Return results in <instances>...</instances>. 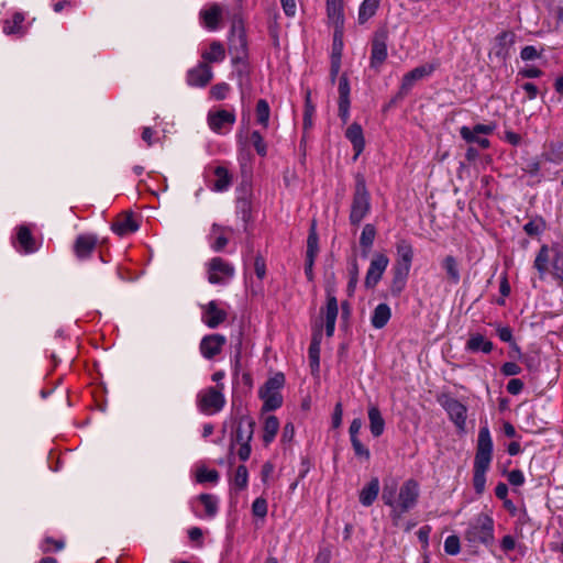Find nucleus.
I'll use <instances>...</instances> for the list:
<instances>
[{
	"label": "nucleus",
	"mask_w": 563,
	"mask_h": 563,
	"mask_svg": "<svg viewBox=\"0 0 563 563\" xmlns=\"http://www.w3.org/2000/svg\"><path fill=\"white\" fill-rule=\"evenodd\" d=\"M493 448L490 431L487 423H485L478 431L473 464V487L478 495H482L486 488V473L493 460Z\"/></svg>",
	"instance_id": "1"
},
{
	"label": "nucleus",
	"mask_w": 563,
	"mask_h": 563,
	"mask_svg": "<svg viewBox=\"0 0 563 563\" xmlns=\"http://www.w3.org/2000/svg\"><path fill=\"white\" fill-rule=\"evenodd\" d=\"M463 538L472 549L481 545L490 548L495 541L493 518L484 512L478 514L468 522Z\"/></svg>",
	"instance_id": "2"
},
{
	"label": "nucleus",
	"mask_w": 563,
	"mask_h": 563,
	"mask_svg": "<svg viewBox=\"0 0 563 563\" xmlns=\"http://www.w3.org/2000/svg\"><path fill=\"white\" fill-rule=\"evenodd\" d=\"M551 261V274L558 282L559 287L563 288V247L553 244L551 247L542 245L534 258L533 267L538 271L540 279H543L549 269Z\"/></svg>",
	"instance_id": "3"
},
{
	"label": "nucleus",
	"mask_w": 563,
	"mask_h": 563,
	"mask_svg": "<svg viewBox=\"0 0 563 563\" xmlns=\"http://www.w3.org/2000/svg\"><path fill=\"white\" fill-rule=\"evenodd\" d=\"M354 190L352 196L351 209L349 220L352 225H360V223L368 216L372 209L371 194L366 186V180L363 174L357 173L354 176Z\"/></svg>",
	"instance_id": "4"
},
{
	"label": "nucleus",
	"mask_w": 563,
	"mask_h": 563,
	"mask_svg": "<svg viewBox=\"0 0 563 563\" xmlns=\"http://www.w3.org/2000/svg\"><path fill=\"white\" fill-rule=\"evenodd\" d=\"M419 498V485L415 479H407L399 488L394 506L390 508L389 517L393 526L398 527L404 515L413 509Z\"/></svg>",
	"instance_id": "5"
},
{
	"label": "nucleus",
	"mask_w": 563,
	"mask_h": 563,
	"mask_svg": "<svg viewBox=\"0 0 563 563\" xmlns=\"http://www.w3.org/2000/svg\"><path fill=\"white\" fill-rule=\"evenodd\" d=\"M224 384H217L201 389L197 395V408L203 415L220 412L225 406Z\"/></svg>",
	"instance_id": "6"
},
{
	"label": "nucleus",
	"mask_w": 563,
	"mask_h": 563,
	"mask_svg": "<svg viewBox=\"0 0 563 563\" xmlns=\"http://www.w3.org/2000/svg\"><path fill=\"white\" fill-rule=\"evenodd\" d=\"M284 385L285 375L283 373H276L260 388L258 396L263 400V411H273L282 407L283 396L280 389Z\"/></svg>",
	"instance_id": "7"
},
{
	"label": "nucleus",
	"mask_w": 563,
	"mask_h": 563,
	"mask_svg": "<svg viewBox=\"0 0 563 563\" xmlns=\"http://www.w3.org/2000/svg\"><path fill=\"white\" fill-rule=\"evenodd\" d=\"M232 63L238 64L247 58V40L242 21H233L228 42Z\"/></svg>",
	"instance_id": "8"
},
{
	"label": "nucleus",
	"mask_w": 563,
	"mask_h": 563,
	"mask_svg": "<svg viewBox=\"0 0 563 563\" xmlns=\"http://www.w3.org/2000/svg\"><path fill=\"white\" fill-rule=\"evenodd\" d=\"M388 31L386 29H379L374 33L371 43V57L369 65L372 68L378 70L385 63L387 53Z\"/></svg>",
	"instance_id": "9"
},
{
	"label": "nucleus",
	"mask_w": 563,
	"mask_h": 563,
	"mask_svg": "<svg viewBox=\"0 0 563 563\" xmlns=\"http://www.w3.org/2000/svg\"><path fill=\"white\" fill-rule=\"evenodd\" d=\"M439 402L448 412L451 421L455 424V427L460 431H464L467 416L466 406H464L461 401L449 395H442L439 398Z\"/></svg>",
	"instance_id": "10"
},
{
	"label": "nucleus",
	"mask_w": 563,
	"mask_h": 563,
	"mask_svg": "<svg viewBox=\"0 0 563 563\" xmlns=\"http://www.w3.org/2000/svg\"><path fill=\"white\" fill-rule=\"evenodd\" d=\"M234 267L221 257H213L208 263V282L225 284L234 275Z\"/></svg>",
	"instance_id": "11"
},
{
	"label": "nucleus",
	"mask_w": 563,
	"mask_h": 563,
	"mask_svg": "<svg viewBox=\"0 0 563 563\" xmlns=\"http://www.w3.org/2000/svg\"><path fill=\"white\" fill-rule=\"evenodd\" d=\"M495 131V124H482L478 123L473 126H462L460 129V135L466 143H476L483 150L490 146V142L487 137H481L479 134L489 135Z\"/></svg>",
	"instance_id": "12"
},
{
	"label": "nucleus",
	"mask_w": 563,
	"mask_h": 563,
	"mask_svg": "<svg viewBox=\"0 0 563 563\" xmlns=\"http://www.w3.org/2000/svg\"><path fill=\"white\" fill-rule=\"evenodd\" d=\"M389 264V258L383 253H375L371 260L368 269L366 272L364 286L367 289H373L379 283Z\"/></svg>",
	"instance_id": "13"
},
{
	"label": "nucleus",
	"mask_w": 563,
	"mask_h": 563,
	"mask_svg": "<svg viewBox=\"0 0 563 563\" xmlns=\"http://www.w3.org/2000/svg\"><path fill=\"white\" fill-rule=\"evenodd\" d=\"M227 344V338L220 333L205 335L199 344L201 355L206 360H212L222 352Z\"/></svg>",
	"instance_id": "14"
},
{
	"label": "nucleus",
	"mask_w": 563,
	"mask_h": 563,
	"mask_svg": "<svg viewBox=\"0 0 563 563\" xmlns=\"http://www.w3.org/2000/svg\"><path fill=\"white\" fill-rule=\"evenodd\" d=\"M413 260V247L411 243L401 239L396 243V261L393 265L394 269L404 271L410 273L411 264Z\"/></svg>",
	"instance_id": "15"
},
{
	"label": "nucleus",
	"mask_w": 563,
	"mask_h": 563,
	"mask_svg": "<svg viewBox=\"0 0 563 563\" xmlns=\"http://www.w3.org/2000/svg\"><path fill=\"white\" fill-rule=\"evenodd\" d=\"M228 318V312L219 307L216 300L209 301L202 306V322L210 329H216L222 324Z\"/></svg>",
	"instance_id": "16"
},
{
	"label": "nucleus",
	"mask_w": 563,
	"mask_h": 563,
	"mask_svg": "<svg viewBox=\"0 0 563 563\" xmlns=\"http://www.w3.org/2000/svg\"><path fill=\"white\" fill-rule=\"evenodd\" d=\"M236 117L234 111L218 110L210 111L207 117L209 128L218 133H224V126H232L235 123Z\"/></svg>",
	"instance_id": "17"
},
{
	"label": "nucleus",
	"mask_w": 563,
	"mask_h": 563,
	"mask_svg": "<svg viewBox=\"0 0 563 563\" xmlns=\"http://www.w3.org/2000/svg\"><path fill=\"white\" fill-rule=\"evenodd\" d=\"M213 78V71L210 65L198 63L197 66L187 71V84L191 87H206Z\"/></svg>",
	"instance_id": "18"
},
{
	"label": "nucleus",
	"mask_w": 563,
	"mask_h": 563,
	"mask_svg": "<svg viewBox=\"0 0 563 563\" xmlns=\"http://www.w3.org/2000/svg\"><path fill=\"white\" fill-rule=\"evenodd\" d=\"M13 246L21 253L31 254L37 251L36 241L26 225L16 228V235L13 240Z\"/></svg>",
	"instance_id": "19"
},
{
	"label": "nucleus",
	"mask_w": 563,
	"mask_h": 563,
	"mask_svg": "<svg viewBox=\"0 0 563 563\" xmlns=\"http://www.w3.org/2000/svg\"><path fill=\"white\" fill-rule=\"evenodd\" d=\"M438 67V64H426L413 68L404 75L400 89L402 92H408L416 81L430 76Z\"/></svg>",
	"instance_id": "20"
},
{
	"label": "nucleus",
	"mask_w": 563,
	"mask_h": 563,
	"mask_svg": "<svg viewBox=\"0 0 563 563\" xmlns=\"http://www.w3.org/2000/svg\"><path fill=\"white\" fill-rule=\"evenodd\" d=\"M98 243L95 234H79L74 242V253L78 260L84 261L91 256Z\"/></svg>",
	"instance_id": "21"
},
{
	"label": "nucleus",
	"mask_w": 563,
	"mask_h": 563,
	"mask_svg": "<svg viewBox=\"0 0 563 563\" xmlns=\"http://www.w3.org/2000/svg\"><path fill=\"white\" fill-rule=\"evenodd\" d=\"M325 318V334L331 338L334 333L335 321L339 313L338 299L331 290H327V305L321 310Z\"/></svg>",
	"instance_id": "22"
},
{
	"label": "nucleus",
	"mask_w": 563,
	"mask_h": 563,
	"mask_svg": "<svg viewBox=\"0 0 563 563\" xmlns=\"http://www.w3.org/2000/svg\"><path fill=\"white\" fill-rule=\"evenodd\" d=\"M255 421L249 416L239 418L238 427L234 432L235 443H251L254 433Z\"/></svg>",
	"instance_id": "23"
},
{
	"label": "nucleus",
	"mask_w": 563,
	"mask_h": 563,
	"mask_svg": "<svg viewBox=\"0 0 563 563\" xmlns=\"http://www.w3.org/2000/svg\"><path fill=\"white\" fill-rule=\"evenodd\" d=\"M345 137L351 142L354 151V161L362 154L365 147V139L362 126L354 122L345 131Z\"/></svg>",
	"instance_id": "24"
},
{
	"label": "nucleus",
	"mask_w": 563,
	"mask_h": 563,
	"mask_svg": "<svg viewBox=\"0 0 563 563\" xmlns=\"http://www.w3.org/2000/svg\"><path fill=\"white\" fill-rule=\"evenodd\" d=\"M222 13V7L219 3H211L207 9L200 11V18L207 29L216 31L219 27Z\"/></svg>",
	"instance_id": "25"
},
{
	"label": "nucleus",
	"mask_w": 563,
	"mask_h": 563,
	"mask_svg": "<svg viewBox=\"0 0 563 563\" xmlns=\"http://www.w3.org/2000/svg\"><path fill=\"white\" fill-rule=\"evenodd\" d=\"M493 349V342L485 339L481 333H471L465 344V350L472 353L483 352L484 354H489Z\"/></svg>",
	"instance_id": "26"
},
{
	"label": "nucleus",
	"mask_w": 563,
	"mask_h": 563,
	"mask_svg": "<svg viewBox=\"0 0 563 563\" xmlns=\"http://www.w3.org/2000/svg\"><path fill=\"white\" fill-rule=\"evenodd\" d=\"M233 229L229 227H222L220 224L213 223L211 227V238H213V242L211 243V247L216 252H221L228 244L229 239L227 234H232Z\"/></svg>",
	"instance_id": "27"
},
{
	"label": "nucleus",
	"mask_w": 563,
	"mask_h": 563,
	"mask_svg": "<svg viewBox=\"0 0 563 563\" xmlns=\"http://www.w3.org/2000/svg\"><path fill=\"white\" fill-rule=\"evenodd\" d=\"M233 361V377L236 379L238 384H242L247 390H251L253 387V378L249 372H243L240 376L241 369V342L235 350Z\"/></svg>",
	"instance_id": "28"
},
{
	"label": "nucleus",
	"mask_w": 563,
	"mask_h": 563,
	"mask_svg": "<svg viewBox=\"0 0 563 563\" xmlns=\"http://www.w3.org/2000/svg\"><path fill=\"white\" fill-rule=\"evenodd\" d=\"M202 63L210 65L212 63H221L225 59V48L219 41H212L209 49L201 53Z\"/></svg>",
	"instance_id": "29"
},
{
	"label": "nucleus",
	"mask_w": 563,
	"mask_h": 563,
	"mask_svg": "<svg viewBox=\"0 0 563 563\" xmlns=\"http://www.w3.org/2000/svg\"><path fill=\"white\" fill-rule=\"evenodd\" d=\"M367 413L372 435L374 438L380 437L385 430V420L379 408L376 405H369Z\"/></svg>",
	"instance_id": "30"
},
{
	"label": "nucleus",
	"mask_w": 563,
	"mask_h": 563,
	"mask_svg": "<svg viewBox=\"0 0 563 563\" xmlns=\"http://www.w3.org/2000/svg\"><path fill=\"white\" fill-rule=\"evenodd\" d=\"M216 180L211 189L217 192H222L229 189L232 184V175L224 166H217L213 170Z\"/></svg>",
	"instance_id": "31"
},
{
	"label": "nucleus",
	"mask_w": 563,
	"mask_h": 563,
	"mask_svg": "<svg viewBox=\"0 0 563 563\" xmlns=\"http://www.w3.org/2000/svg\"><path fill=\"white\" fill-rule=\"evenodd\" d=\"M322 334L320 331L312 334V339L308 349V357L312 372H319L320 368V345Z\"/></svg>",
	"instance_id": "32"
},
{
	"label": "nucleus",
	"mask_w": 563,
	"mask_h": 563,
	"mask_svg": "<svg viewBox=\"0 0 563 563\" xmlns=\"http://www.w3.org/2000/svg\"><path fill=\"white\" fill-rule=\"evenodd\" d=\"M379 493V481L377 477H374L369 481V483L364 486L360 493V503L369 507L376 500Z\"/></svg>",
	"instance_id": "33"
},
{
	"label": "nucleus",
	"mask_w": 563,
	"mask_h": 563,
	"mask_svg": "<svg viewBox=\"0 0 563 563\" xmlns=\"http://www.w3.org/2000/svg\"><path fill=\"white\" fill-rule=\"evenodd\" d=\"M391 318V310L387 303H379L373 311L371 323L375 329H383Z\"/></svg>",
	"instance_id": "34"
},
{
	"label": "nucleus",
	"mask_w": 563,
	"mask_h": 563,
	"mask_svg": "<svg viewBox=\"0 0 563 563\" xmlns=\"http://www.w3.org/2000/svg\"><path fill=\"white\" fill-rule=\"evenodd\" d=\"M139 224L133 219L132 214H125L123 218L118 219L112 224V230L114 233H117L120 236H124L126 234L133 233L137 231Z\"/></svg>",
	"instance_id": "35"
},
{
	"label": "nucleus",
	"mask_w": 563,
	"mask_h": 563,
	"mask_svg": "<svg viewBox=\"0 0 563 563\" xmlns=\"http://www.w3.org/2000/svg\"><path fill=\"white\" fill-rule=\"evenodd\" d=\"M391 282L389 286V292L393 297H399L405 290L409 273L391 268Z\"/></svg>",
	"instance_id": "36"
},
{
	"label": "nucleus",
	"mask_w": 563,
	"mask_h": 563,
	"mask_svg": "<svg viewBox=\"0 0 563 563\" xmlns=\"http://www.w3.org/2000/svg\"><path fill=\"white\" fill-rule=\"evenodd\" d=\"M25 16L21 12H15L11 19H7L3 22V32L7 35L19 34L23 35L25 33L23 27V22Z\"/></svg>",
	"instance_id": "37"
},
{
	"label": "nucleus",
	"mask_w": 563,
	"mask_h": 563,
	"mask_svg": "<svg viewBox=\"0 0 563 563\" xmlns=\"http://www.w3.org/2000/svg\"><path fill=\"white\" fill-rule=\"evenodd\" d=\"M279 430V420L276 416H267L263 423V442L271 444Z\"/></svg>",
	"instance_id": "38"
},
{
	"label": "nucleus",
	"mask_w": 563,
	"mask_h": 563,
	"mask_svg": "<svg viewBox=\"0 0 563 563\" xmlns=\"http://www.w3.org/2000/svg\"><path fill=\"white\" fill-rule=\"evenodd\" d=\"M236 213L242 221L247 224L252 220V200L250 195L245 194L236 199Z\"/></svg>",
	"instance_id": "39"
},
{
	"label": "nucleus",
	"mask_w": 563,
	"mask_h": 563,
	"mask_svg": "<svg viewBox=\"0 0 563 563\" xmlns=\"http://www.w3.org/2000/svg\"><path fill=\"white\" fill-rule=\"evenodd\" d=\"M380 5V0H364L358 9V23L364 24L373 18Z\"/></svg>",
	"instance_id": "40"
},
{
	"label": "nucleus",
	"mask_w": 563,
	"mask_h": 563,
	"mask_svg": "<svg viewBox=\"0 0 563 563\" xmlns=\"http://www.w3.org/2000/svg\"><path fill=\"white\" fill-rule=\"evenodd\" d=\"M236 65H239L236 68L238 84L241 90V95L243 96L246 91H251L252 89L250 69L246 60L240 62Z\"/></svg>",
	"instance_id": "41"
},
{
	"label": "nucleus",
	"mask_w": 563,
	"mask_h": 563,
	"mask_svg": "<svg viewBox=\"0 0 563 563\" xmlns=\"http://www.w3.org/2000/svg\"><path fill=\"white\" fill-rule=\"evenodd\" d=\"M442 267L446 273L449 280L453 285H457L461 279L459 263L452 255H446L442 261Z\"/></svg>",
	"instance_id": "42"
},
{
	"label": "nucleus",
	"mask_w": 563,
	"mask_h": 563,
	"mask_svg": "<svg viewBox=\"0 0 563 563\" xmlns=\"http://www.w3.org/2000/svg\"><path fill=\"white\" fill-rule=\"evenodd\" d=\"M328 18L335 24H343V0H327Z\"/></svg>",
	"instance_id": "43"
},
{
	"label": "nucleus",
	"mask_w": 563,
	"mask_h": 563,
	"mask_svg": "<svg viewBox=\"0 0 563 563\" xmlns=\"http://www.w3.org/2000/svg\"><path fill=\"white\" fill-rule=\"evenodd\" d=\"M256 123L263 129H267L269 125L271 108L265 99H260L255 107Z\"/></svg>",
	"instance_id": "44"
},
{
	"label": "nucleus",
	"mask_w": 563,
	"mask_h": 563,
	"mask_svg": "<svg viewBox=\"0 0 563 563\" xmlns=\"http://www.w3.org/2000/svg\"><path fill=\"white\" fill-rule=\"evenodd\" d=\"M547 162L560 164L563 162V141L551 142L548 150L542 154Z\"/></svg>",
	"instance_id": "45"
},
{
	"label": "nucleus",
	"mask_w": 563,
	"mask_h": 563,
	"mask_svg": "<svg viewBox=\"0 0 563 563\" xmlns=\"http://www.w3.org/2000/svg\"><path fill=\"white\" fill-rule=\"evenodd\" d=\"M319 253V236L316 229V223L312 222L311 228L309 230L308 239H307V251L306 258H314Z\"/></svg>",
	"instance_id": "46"
},
{
	"label": "nucleus",
	"mask_w": 563,
	"mask_h": 563,
	"mask_svg": "<svg viewBox=\"0 0 563 563\" xmlns=\"http://www.w3.org/2000/svg\"><path fill=\"white\" fill-rule=\"evenodd\" d=\"M547 229V222L542 217H534L523 225V231L529 236H539Z\"/></svg>",
	"instance_id": "47"
},
{
	"label": "nucleus",
	"mask_w": 563,
	"mask_h": 563,
	"mask_svg": "<svg viewBox=\"0 0 563 563\" xmlns=\"http://www.w3.org/2000/svg\"><path fill=\"white\" fill-rule=\"evenodd\" d=\"M375 236H376V228L371 223L365 224L362 230L361 238H360V244H361L365 255H366L367 251L372 247Z\"/></svg>",
	"instance_id": "48"
},
{
	"label": "nucleus",
	"mask_w": 563,
	"mask_h": 563,
	"mask_svg": "<svg viewBox=\"0 0 563 563\" xmlns=\"http://www.w3.org/2000/svg\"><path fill=\"white\" fill-rule=\"evenodd\" d=\"M198 498L205 507V516L208 518L214 517L218 512L217 497L211 494H201Z\"/></svg>",
	"instance_id": "49"
},
{
	"label": "nucleus",
	"mask_w": 563,
	"mask_h": 563,
	"mask_svg": "<svg viewBox=\"0 0 563 563\" xmlns=\"http://www.w3.org/2000/svg\"><path fill=\"white\" fill-rule=\"evenodd\" d=\"M316 107L311 101V92L307 90L305 96V110H303V128L306 130L312 128V117L314 115Z\"/></svg>",
	"instance_id": "50"
},
{
	"label": "nucleus",
	"mask_w": 563,
	"mask_h": 563,
	"mask_svg": "<svg viewBox=\"0 0 563 563\" xmlns=\"http://www.w3.org/2000/svg\"><path fill=\"white\" fill-rule=\"evenodd\" d=\"M249 484V472L245 465L238 466L234 478H233V485L236 489L243 490L247 487Z\"/></svg>",
	"instance_id": "51"
},
{
	"label": "nucleus",
	"mask_w": 563,
	"mask_h": 563,
	"mask_svg": "<svg viewBox=\"0 0 563 563\" xmlns=\"http://www.w3.org/2000/svg\"><path fill=\"white\" fill-rule=\"evenodd\" d=\"M251 143L257 155L261 157H265L267 155V144L260 131L255 130L251 133Z\"/></svg>",
	"instance_id": "52"
},
{
	"label": "nucleus",
	"mask_w": 563,
	"mask_h": 563,
	"mask_svg": "<svg viewBox=\"0 0 563 563\" xmlns=\"http://www.w3.org/2000/svg\"><path fill=\"white\" fill-rule=\"evenodd\" d=\"M350 82L346 74H343L339 79L338 92L339 100L338 102H351L350 101Z\"/></svg>",
	"instance_id": "53"
},
{
	"label": "nucleus",
	"mask_w": 563,
	"mask_h": 563,
	"mask_svg": "<svg viewBox=\"0 0 563 563\" xmlns=\"http://www.w3.org/2000/svg\"><path fill=\"white\" fill-rule=\"evenodd\" d=\"M231 90V87L227 82H219L211 87L209 95L214 100H224L229 92Z\"/></svg>",
	"instance_id": "54"
},
{
	"label": "nucleus",
	"mask_w": 563,
	"mask_h": 563,
	"mask_svg": "<svg viewBox=\"0 0 563 563\" xmlns=\"http://www.w3.org/2000/svg\"><path fill=\"white\" fill-rule=\"evenodd\" d=\"M267 500L264 497H257L252 504V514L255 517L264 519L267 516Z\"/></svg>",
	"instance_id": "55"
},
{
	"label": "nucleus",
	"mask_w": 563,
	"mask_h": 563,
	"mask_svg": "<svg viewBox=\"0 0 563 563\" xmlns=\"http://www.w3.org/2000/svg\"><path fill=\"white\" fill-rule=\"evenodd\" d=\"M351 444L354 451V454L358 459H363L364 461H369L371 452L361 442L358 438L351 439Z\"/></svg>",
	"instance_id": "56"
},
{
	"label": "nucleus",
	"mask_w": 563,
	"mask_h": 563,
	"mask_svg": "<svg viewBox=\"0 0 563 563\" xmlns=\"http://www.w3.org/2000/svg\"><path fill=\"white\" fill-rule=\"evenodd\" d=\"M349 273H350V279L347 283V292L350 296H352L354 294V290L356 288V284L358 280V265H357L356 260L352 261L350 268H349Z\"/></svg>",
	"instance_id": "57"
},
{
	"label": "nucleus",
	"mask_w": 563,
	"mask_h": 563,
	"mask_svg": "<svg viewBox=\"0 0 563 563\" xmlns=\"http://www.w3.org/2000/svg\"><path fill=\"white\" fill-rule=\"evenodd\" d=\"M461 550L460 538L455 534L449 536L444 541V551L450 555H456Z\"/></svg>",
	"instance_id": "58"
},
{
	"label": "nucleus",
	"mask_w": 563,
	"mask_h": 563,
	"mask_svg": "<svg viewBox=\"0 0 563 563\" xmlns=\"http://www.w3.org/2000/svg\"><path fill=\"white\" fill-rule=\"evenodd\" d=\"M219 479V472L217 470L200 468L197 472V481L199 483H217Z\"/></svg>",
	"instance_id": "59"
},
{
	"label": "nucleus",
	"mask_w": 563,
	"mask_h": 563,
	"mask_svg": "<svg viewBox=\"0 0 563 563\" xmlns=\"http://www.w3.org/2000/svg\"><path fill=\"white\" fill-rule=\"evenodd\" d=\"M396 490H397L396 484H393L390 486L385 485L383 488V492H382V500L384 501V504L386 506H388L390 508H391V506H394V501L397 498Z\"/></svg>",
	"instance_id": "60"
},
{
	"label": "nucleus",
	"mask_w": 563,
	"mask_h": 563,
	"mask_svg": "<svg viewBox=\"0 0 563 563\" xmlns=\"http://www.w3.org/2000/svg\"><path fill=\"white\" fill-rule=\"evenodd\" d=\"M65 547L64 540H55L52 537H46L43 541V552L47 553L52 550L54 551H60Z\"/></svg>",
	"instance_id": "61"
},
{
	"label": "nucleus",
	"mask_w": 563,
	"mask_h": 563,
	"mask_svg": "<svg viewBox=\"0 0 563 563\" xmlns=\"http://www.w3.org/2000/svg\"><path fill=\"white\" fill-rule=\"evenodd\" d=\"M541 56V52L537 49L533 45L525 46L520 52V57L522 60H533Z\"/></svg>",
	"instance_id": "62"
},
{
	"label": "nucleus",
	"mask_w": 563,
	"mask_h": 563,
	"mask_svg": "<svg viewBox=\"0 0 563 563\" xmlns=\"http://www.w3.org/2000/svg\"><path fill=\"white\" fill-rule=\"evenodd\" d=\"M542 75L543 71L534 66H527L525 68H521L517 74V76L521 78H539Z\"/></svg>",
	"instance_id": "63"
},
{
	"label": "nucleus",
	"mask_w": 563,
	"mask_h": 563,
	"mask_svg": "<svg viewBox=\"0 0 563 563\" xmlns=\"http://www.w3.org/2000/svg\"><path fill=\"white\" fill-rule=\"evenodd\" d=\"M521 371V367L515 362H506L500 367V372L505 376H516L519 375Z\"/></svg>",
	"instance_id": "64"
}]
</instances>
